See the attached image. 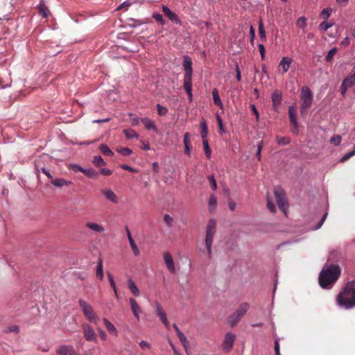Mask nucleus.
Masks as SVG:
<instances>
[{
	"label": "nucleus",
	"mask_w": 355,
	"mask_h": 355,
	"mask_svg": "<svg viewBox=\"0 0 355 355\" xmlns=\"http://www.w3.org/2000/svg\"><path fill=\"white\" fill-rule=\"evenodd\" d=\"M341 270L338 265L331 264L324 267L319 275V284L322 288H328L336 282L340 275Z\"/></svg>",
	"instance_id": "nucleus-1"
},
{
	"label": "nucleus",
	"mask_w": 355,
	"mask_h": 355,
	"mask_svg": "<svg viewBox=\"0 0 355 355\" xmlns=\"http://www.w3.org/2000/svg\"><path fill=\"white\" fill-rule=\"evenodd\" d=\"M339 305L349 309L355 306V281L346 284L344 289L337 296Z\"/></svg>",
	"instance_id": "nucleus-2"
},
{
	"label": "nucleus",
	"mask_w": 355,
	"mask_h": 355,
	"mask_svg": "<svg viewBox=\"0 0 355 355\" xmlns=\"http://www.w3.org/2000/svg\"><path fill=\"white\" fill-rule=\"evenodd\" d=\"M216 230V222L214 219L209 220L206 228L205 245L207 250L208 257H211V245Z\"/></svg>",
	"instance_id": "nucleus-3"
},
{
	"label": "nucleus",
	"mask_w": 355,
	"mask_h": 355,
	"mask_svg": "<svg viewBox=\"0 0 355 355\" xmlns=\"http://www.w3.org/2000/svg\"><path fill=\"white\" fill-rule=\"evenodd\" d=\"M250 304L243 302L237 308V309L229 317V323L231 327L235 326L242 317L247 313Z\"/></svg>",
	"instance_id": "nucleus-4"
},
{
	"label": "nucleus",
	"mask_w": 355,
	"mask_h": 355,
	"mask_svg": "<svg viewBox=\"0 0 355 355\" xmlns=\"http://www.w3.org/2000/svg\"><path fill=\"white\" fill-rule=\"evenodd\" d=\"M78 304L82 309V311L85 316L90 321L94 323H97L98 318L95 313L92 305L83 300L80 299L78 300Z\"/></svg>",
	"instance_id": "nucleus-5"
},
{
	"label": "nucleus",
	"mask_w": 355,
	"mask_h": 355,
	"mask_svg": "<svg viewBox=\"0 0 355 355\" xmlns=\"http://www.w3.org/2000/svg\"><path fill=\"white\" fill-rule=\"evenodd\" d=\"M301 99V113L303 114L310 107L313 101L312 92L308 87H303L302 88Z\"/></svg>",
	"instance_id": "nucleus-6"
},
{
	"label": "nucleus",
	"mask_w": 355,
	"mask_h": 355,
	"mask_svg": "<svg viewBox=\"0 0 355 355\" xmlns=\"http://www.w3.org/2000/svg\"><path fill=\"white\" fill-rule=\"evenodd\" d=\"M275 197L279 208L286 214L287 200L286 199V193L280 187H275L274 189Z\"/></svg>",
	"instance_id": "nucleus-7"
},
{
	"label": "nucleus",
	"mask_w": 355,
	"mask_h": 355,
	"mask_svg": "<svg viewBox=\"0 0 355 355\" xmlns=\"http://www.w3.org/2000/svg\"><path fill=\"white\" fill-rule=\"evenodd\" d=\"M355 85V67H353L349 75L343 80L341 86L340 92L343 96H344L347 90Z\"/></svg>",
	"instance_id": "nucleus-8"
},
{
	"label": "nucleus",
	"mask_w": 355,
	"mask_h": 355,
	"mask_svg": "<svg viewBox=\"0 0 355 355\" xmlns=\"http://www.w3.org/2000/svg\"><path fill=\"white\" fill-rule=\"evenodd\" d=\"M83 334L86 340L96 342L97 335L93 328L88 324H83L82 326Z\"/></svg>",
	"instance_id": "nucleus-9"
},
{
	"label": "nucleus",
	"mask_w": 355,
	"mask_h": 355,
	"mask_svg": "<svg viewBox=\"0 0 355 355\" xmlns=\"http://www.w3.org/2000/svg\"><path fill=\"white\" fill-rule=\"evenodd\" d=\"M236 336L232 333H227L223 342V348L226 352H230L233 347Z\"/></svg>",
	"instance_id": "nucleus-10"
},
{
	"label": "nucleus",
	"mask_w": 355,
	"mask_h": 355,
	"mask_svg": "<svg viewBox=\"0 0 355 355\" xmlns=\"http://www.w3.org/2000/svg\"><path fill=\"white\" fill-rule=\"evenodd\" d=\"M58 355H79L71 345H61L56 350Z\"/></svg>",
	"instance_id": "nucleus-11"
},
{
	"label": "nucleus",
	"mask_w": 355,
	"mask_h": 355,
	"mask_svg": "<svg viewBox=\"0 0 355 355\" xmlns=\"http://www.w3.org/2000/svg\"><path fill=\"white\" fill-rule=\"evenodd\" d=\"M162 11L166 17H167L171 21L176 24H181V21L178 16L173 12H172L167 6H162Z\"/></svg>",
	"instance_id": "nucleus-12"
},
{
	"label": "nucleus",
	"mask_w": 355,
	"mask_h": 355,
	"mask_svg": "<svg viewBox=\"0 0 355 355\" xmlns=\"http://www.w3.org/2000/svg\"><path fill=\"white\" fill-rule=\"evenodd\" d=\"M164 262L166 265L168 270L170 272H171L172 273H175V269L173 259L171 254L168 252H166L164 253Z\"/></svg>",
	"instance_id": "nucleus-13"
},
{
	"label": "nucleus",
	"mask_w": 355,
	"mask_h": 355,
	"mask_svg": "<svg viewBox=\"0 0 355 355\" xmlns=\"http://www.w3.org/2000/svg\"><path fill=\"white\" fill-rule=\"evenodd\" d=\"M101 193L107 200H110V202L114 204L118 203L119 198L110 189L102 190Z\"/></svg>",
	"instance_id": "nucleus-14"
},
{
	"label": "nucleus",
	"mask_w": 355,
	"mask_h": 355,
	"mask_svg": "<svg viewBox=\"0 0 355 355\" xmlns=\"http://www.w3.org/2000/svg\"><path fill=\"white\" fill-rule=\"evenodd\" d=\"M130 304L131 306V310L133 313L134 316L137 319V321L140 320L139 314L141 312V308L137 304V301L134 298L130 299Z\"/></svg>",
	"instance_id": "nucleus-15"
},
{
	"label": "nucleus",
	"mask_w": 355,
	"mask_h": 355,
	"mask_svg": "<svg viewBox=\"0 0 355 355\" xmlns=\"http://www.w3.org/2000/svg\"><path fill=\"white\" fill-rule=\"evenodd\" d=\"M295 112H296V111H295V109L294 107H293V106L289 107V108H288L289 119H290L291 124L294 127V129L292 131L295 133H297V132H298L297 123V119L295 117Z\"/></svg>",
	"instance_id": "nucleus-16"
},
{
	"label": "nucleus",
	"mask_w": 355,
	"mask_h": 355,
	"mask_svg": "<svg viewBox=\"0 0 355 355\" xmlns=\"http://www.w3.org/2000/svg\"><path fill=\"white\" fill-rule=\"evenodd\" d=\"M272 101L274 109H277V107L280 105L282 99V92L279 90H275L272 94Z\"/></svg>",
	"instance_id": "nucleus-17"
},
{
	"label": "nucleus",
	"mask_w": 355,
	"mask_h": 355,
	"mask_svg": "<svg viewBox=\"0 0 355 355\" xmlns=\"http://www.w3.org/2000/svg\"><path fill=\"white\" fill-rule=\"evenodd\" d=\"M292 62V59L288 57H283L279 62V68L282 69V73H285L288 71L291 64Z\"/></svg>",
	"instance_id": "nucleus-18"
},
{
	"label": "nucleus",
	"mask_w": 355,
	"mask_h": 355,
	"mask_svg": "<svg viewBox=\"0 0 355 355\" xmlns=\"http://www.w3.org/2000/svg\"><path fill=\"white\" fill-rule=\"evenodd\" d=\"M51 183L56 187H69L73 184L72 182L66 180L64 178L52 179Z\"/></svg>",
	"instance_id": "nucleus-19"
},
{
	"label": "nucleus",
	"mask_w": 355,
	"mask_h": 355,
	"mask_svg": "<svg viewBox=\"0 0 355 355\" xmlns=\"http://www.w3.org/2000/svg\"><path fill=\"white\" fill-rule=\"evenodd\" d=\"M125 230H126L127 236H128L130 245L131 248H132V251L134 252V254L135 256H139V254H140L139 250L138 247L137 246L136 243H135V241H134V240H133V239L132 237L130 231L129 230V229L128 227L125 228Z\"/></svg>",
	"instance_id": "nucleus-20"
},
{
	"label": "nucleus",
	"mask_w": 355,
	"mask_h": 355,
	"mask_svg": "<svg viewBox=\"0 0 355 355\" xmlns=\"http://www.w3.org/2000/svg\"><path fill=\"white\" fill-rule=\"evenodd\" d=\"M86 227L92 231L98 233H103L105 231V228L102 225L92 222H87L86 223Z\"/></svg>",
	"instance_id": "nucleus-21"
},
{
	"label": "nucleus",
	"mask_w": 355,
	"mask_h": 355,
	"mask_svg": "<svg viewBox=\"0 0 355 355\" xmlns=\"http://www.w3.org/2000/svg\"><path fill=\"white\" fill-rule=\"evenodd\" d=\"M141 122L143 123L146 129L157 130V127L155 123L151 119L146 117L142 118Z\"/></svg>",
	"instance_id": "nucleus-22"
},
{
	"label": "nucleus",
	"mask_w": 355,
	"mask_h": 355,
	"mask_svg": "<svg viewBox=\"0 0 355 355\" xmlns=\"http://www.w3.org/2000/svg\"><path fill=\"white\" fill-rule=\"evenodd\" d=\"M96 277L102 281L103 279V260L101 258L98 259L96 266Z\"/></svg>",
	"instance_id": "nucleus-23"
},
{
	"label": "nucleus",
	"mask_w": 355,
	"mask_h": 355,
	"mask_svg": "<svg viewBox=\"0 0 355 355\" xmlns=\"http://www.w3.org/2000/svg\"><path fill=\"white\" fill-rule=\"evenodd\" d=\"M103 321L107 329V331L115 336L117 335V330L115 327L105 318L103 319Z\"/></svg>",
	"instance_id": "nucleus-24"
},
{
	"label": "nucleus",
	"mask_w": 355,
	"mask_h": 355,
	"mask_svg": "<svg viewBox=\"0 0 355 355\" xmlns=\"http://www.w3.org/2000/svg\"><path fill=\"white\" fill-rule=\"evenodd\" d=\"M184 153L189 155H190V134L189 132H186L184 136Z\"/></svg>",
	"instance_id": "nucleus-25"
},
{
	"label": "nucleus",
	"mask_w": 355,
	"mask_h": 355,
	"mask_svg": "<svg viewBox=\"0 0 355 355\" xmlns=\"http://www.w3.org/2000/svg\"><path fill=\"white\" fill-rule=\"evenodd\" d=\"M128 285L130 291L135 296H139V291L138 288L137 287L136 284L134 283V282L129 279L128 281Z\"/></svg>",
	"instance_id": "nucleus-26"
},
{
	"label": "nucleus",
	"mask_w": 355,
	"mask_h": 355,
	"mask_svg": "<svg viewBox=\"0 0 355 355\" xmlns=\"http://www.w3.org/2000/svg\"><path fill=\"white\" fill-rule=\"evenodd\" d=\"M192 62L191 59L188 56L184 57L183 67L186 73H192Z\"/></svg>",
	"instance_id": "nucleus-27"
},
{
	"label": "nucleus",
	"mask_w": 355,
	"mask_h": 355,
	"mask_svg": "<svg viewBox=\"0 0 355 355\" xmlns=\"http://www.w3.org/2000/svg\"><path fill=\"white\" fill-rule=\"evenodd\" d=\"M217 200L214 195H211L208 202L209 210L210 212H214L216 208Z\"/></svg>",
	"instance_id": "nucleus-28"
},
{
	"label": "nucleus",
	"mask_w": 355,
	"mask_h": 355,
	"mask_svg": "<svg viewBox=\"0 0 355 355\" xmlns=\"http://www.w3.org/2000/svg\"><path fill=\"white\" fill-rule=\"evenodd\" d=\"M213 101L214 103L219 106L220 107H223V103L220 99L218 92L216 89H214L212 91Z\"/></svg>",
	"instance_id": "nucleus-29"
},
{
	"label": "nucleus",
	"mask_w": 355,
	"mask_h": 355,
	"mask_svg": "<svg viewBox=\"0 0 355 355\" xmlns=\"http://www.w3.org/2000/svg\"><path fill=\"white\" fill-rule=\"evenodd\" d=\"M83 173L91 178L96 179L98 178V173L93 168L84 169Z\"/></svg>",
	"instance_id": "nucleus-30"
},
{
	"label": "nucleus",
	"mask_w": 355,
	"mask_h": 355,
	"mask_svg": "<svg viewBox=\"0 0 355 355\" xmlns=\"http://www.w3.org/2000/svg\"><path fill=\"white\" fill-rule=\"evenodd\" d=\"M259 31L261 40L262 41H266V31L264 29L263 21L261 19H260L259 21Z\"/></svg>",
	"instance_id": "nucleus-31"
},
{
	"label": "nucleus",
	"mask_w": 355,
	"mask_h": 355,
	"mask_svg": "<svg viewBox=\"0 0 355 355\" xmlns=\"http://www.w3.org/2000/svg\"><path fill=\"white\" fill-rule=\"evenodd\" d=\"M123 133L128 139L138 138V134L132 129H125Z\"/></svg>",
	"instance_id": "nucleus-32"
},
{
	"label": "nucleus",
	"mask_w": 355,
	"mask_h": 355,
	"mask_svg": "<svg viewBox=\"0 0 355 355\" xmlns=\"http://www.w3.org/2000/svg\"><path fill=\"white\" fill-rule=\"evenodd\" d=\"M116 150L123 156H128L132 153V150L130 148L125 147H118Z\"/></svg>",
	"instance_id": "nucleus-33"
},
{
	"label": "nucleus",
	"mask_w": 355,
	"mask_h": 355,
	"mask_svg": "<svg viewBox=\"0 0 355 355\" xmlns=\"http://www.w3.org/2000/svg\"><path fill=\"white\" fill-rule=\"evenodd\" d=\"M180 341L182 344L183 347H184L185 351L187 352L189 349V341L187 338V337L184 335L183 333L179 334L178 336Z\"/></svg>",
	"instance_id": "nucleus-34"
},
{
	"label": "nucleus",
	"mask_w": 355,
	"mask_h": 355,
	"mask_svg": "<svg viewBox=\"0 0 355 355\" xmlns=\"http://www.w3.org/2000/svg\"><path fill=\"white\" fill-rule=\"evenodd\" d=\"M99 149L101 151V153L105 155L112 156L114 154L113 152L108 147V146L106 144H101L99 146Z\"/></svg>",
	"instance_id": "nucleus-35"
},
{
	"label": "nucleus",
	"mask_w": 355,
	"mask_h": 355,
	"mask_svg": "<svg viewBox=\"0 0 355 355\" xmlns=\"http://www.w3.org/2000/svg\"><path fill=\"white\" fill-rule=\"evenodd\" d=\"M92 163L98 167L104 166L105 164V162H104V160L100 155L94 156L92 160Z\"/></svg>",
	"instance_id": "nucleus-36"
},
{
	"label": "nucleus",
	"mask_w": 355,
	"mask_h": 355,
	"mask_svg": "<svg viewBox=\"0 0 355 355\" xmlns=\"http://www.w3.org/2000/svg\"><path fill=\"white\" fill-rule=\"evenodd\" d=\"M39 12L44 17H47L49 15V11L43 3L39 6Z\"/></svg>",
	"instance_id": "nucleus-37"
},
{
	"label": "nucleus",
	"mask_w": 355,
	"mask_h": 355,
	"mask_svg": "<svg viewBox=\"0 0 355 355\" xmlns=\"http://www.w3.org/2000/svg\"><path fill=\"white\" fill-rule=\"evenodd\" d=\"M19 330V329L17 325H12V326H9V327L5 328V329L3 330V332L6 334H8V333H11V332L18 334Z\"/></svg>",
	"instance_id": "nucleus-38"
},
{
	"label": "nucleus",
	"mask_w": 355,
	"mask_h": 355,
	"mask_svg": "<svg viewBox=\"0 0 355 355\" xmlns=\"http://www.w3.org/2000/svg\"><path fill=\"white\" fill-rule=\"evenodd\" d=\"M202 144L205 151L206 157L209 159L211 156V149L209 148L208 141L207 139H204V141H202Z\"/></svg>",
	"instance_id": "nucleus-39"
},
{
	"label": "nucleus",
	"mask_w": 355,
	"mask_h": 355,
	"mask_svg": "<svg viewBox=\"0 0 355 355\" xmlns=\"http://www.w3.org/2000/svg\"><path fill=\"white\" fill-rule=\"evenodd\" d=\"M296 24L298 27L304 28L306 26V19L304 17H300L297 19Z\"/></svg>",
	"instance_id": "nucleus-40"
},
{
	"label": "nucleus",
	"mask_w": 355,
	"mask_h": 355,
	"mask_svg": "<svg viewBox=\"0 0 355 355\" xmlns=\"http://www.w3.org/2000/svg\"><path fill=\"white\" fill-rule=\"evenodd\" d=\"M333 25H334L333 23H328V22L323 21L319 25V29L322 31H327L328 28L333 26Z\"/></svg>",
	"instance_id": "nucleus-41"
},
{
	"label": "nucleus",
	"mask_w": 355,
	"mask_h": 355,
	"mask_svg": "<svg viewBox=\"0 0 355 355\" xmlns=\"http://www.w3.org/2000/svg\"><path fill=\"white\" fill-rule=\"evenodd\" d=\"M184 87L189 97L190 101H191V99H192L191 83H184Z\"/></svg>",
	"instance_id": "nucleus-42"
},
{
	"label": "nucleus",
	"mask_w": 355,
	"mask_h": 355,
	"mask_svg": "<svg viewBox=\"0 0 355 355\" xmlns=\"http://www.w3.org/2000/svg\"><path fill=\"white\" fill-rule=\"evenodd\" d=\"M341 139L340 135H335L330 139V143L335 146H338L340 144Z\"/></svg>",
	"instance_id": "nucleus-43"
},
{
	"label": "nucleus",
	"mask_w": 355,
	"mask_h": 355,
	"mask_svg": "<svg viewBox=\"0 0 355 355\" xmlns=\"http://www.w3.org/2000/svg\"><path fill=\"white\" fill-rule=\"evenodd\" d=\"M337 52V49L336 48H333L331 49L327 53V55L326 57V61L327 62H330L333 57L335 55V54Z\"/></svg>",
	"instance_id": "nucleus-44"
},
{
	"label": "nucleus",
	"mask_w": 355,
	"mask_h": 355,
	"mask_svg": "<svg viewBox=\"0 0 355 355\" xmlns=\"http://www.w3.org/2000/svg\"><path fill=\"white\" fill-rule=\"evenodd\" d=\"M331 8H324L322 12H321V17L324 19H327L330 15H331Z\"/></svg>",
	"instance_id": "nucleus-45"
},
{
	"label": "nucleus",
	"mask_w": 355,
	"mask_h": 355,
	"mask_svg": "<svg viewBox=\"0 0 355 355\" xmlns=\"http://www.w3.org/2000/svg\"><path fill=\"white\" fill-rule=\"evenodd\" d=\"M164 220L166 223V225H168V227H171L173 226V218L168 214H165L164 216Z\"/></svg>",
	"instance_id": "nucleus-46"
},
{
	"label": "nucleus",
	"mask_w": 355,
	"mask_h": 355,
	"mask_svg": "<svg viewBox=\"0 0 355 355\" xmlns=\"http://www.w3.org/2000/svg\"><path fill=\"white\" fill-rule=\"evenodd\" d=\"M157 112L160 116L165 115L168 112L167 108L162 106L160 104L157 105Z\"/></svg>",
	"instance_id": "nucleus-47"
},
{
	"label": "nucleus",
	"mask_w": 355,
	"mask_h": 355,
	"mask_svg": "<svg viewBox=\"0 0 355 355\" xmlns=\"http://www.w3.org/2000/svg\"><path fill=\"white\" fill-rule=\"evenodd\" d=\"M228 207L231 211H234L236 208V202L232 199V198H229L227 200Z\"/></svg>",
	"instance_id": "nucleus-48"
},
{
	"label": "nucleus",
	"mask_w": 355,
	"mask_h": 355,
	"mask_svg": "<svg viewBox=\"0 0 355 355\" xmlns=\"http://www.w3.org/2000/svg\"><path fill=\"white\" fill-rule=\"evenodd\" d=\"M262 148H263V141H260L259 143V144L257 145V150L256 153V157H257L259 161L261 160Z\"/></svg>",
	"instance_id": "nucleus-49"
},
{
	"label": "nucleus",
	"mask_w": 355,
	"mask_h": 355,
	"mask_svg": "<svg viewBox=\"0 0 355 355\" xmlns=\"http://www.w3.org/2000/svg\"><path fill=\"white\" fill-rule=\"evenodd\" d=\"M153 17L158 22H159L161 24H164L165 21L163 19V17L161 14L159 13H155L153 15Z\"/></svg>",
	"instance_id": "nucleus-50"
},
{
	"label": "nucleus",
	"mask_w": 355,
	"mask_h": 355,
	"mask_svg": "<svg viewBox=\"0 0 355 355\" xmlns=\"http://www.w3.org/2000/svg\"><path fill=\"white\" fill-rule=\"evenodd\" d=\"M354 155H355V149L354 150L347 153L346 155H345L340 159V162H344L347 161L349 158H350L351 157H352Z\"/></svg>",
	"instance_id": "nucleus-51"
},
{
	"label": "nucleus",
	"mask_w": 355,
	"mask_h": 355,
	"mask_svg": "<svg viewBox=\"0 0 355 355\" xmlns=\"http://www.w3.org/2000/svg\"><path fill=\"white\" fill-rule=\"evenodd\" d=\"M208 179H209V182L211 184L212 189L214 191H216L217 189V184H216V180H215L214 177L211 175V176H209L208 178Z\"/></svg>",
	"instance_id": "nucleus-52"
},
{
	"label": "nucleus",
	"mask_w": 355,
	"mask_h": 355,
	"mask_svg": "<svg viewBox=\"0 0 355 355\" xmlns=\"http://www.w3.org/2000/svg\"><path fill=\"white\" fill-rule=\"evenodd\" d=\"M289 142H290V139L288 137H282V138L277 139V143H278V144H280V145H286V144H289Z\"/></svg>",
	"instance_id": "nucleus-53"
},
{
	"label": "nucleus",
	"mask_w": 355,
	"mask_h": 355,
	"mask_svg": "<svg viewBox=\"0 0 355 355\" xmlns=\"http://www.w3.org/2000/svg\"><path fill=\"white\" fill-rule=\"evenodd\" d=\"M267 207L272 213H275L276 211L275 205L269 199H268L267 201Z\"/></svg>",
	"instance_id": "nucleus-54"
},
{
	"label": "nucleus",
	"mask_w": 355,
	"mask_h": 355,
	"mask_svg": "<svg viewBox=\"0 0 355 355\" xmlns=\"http://www.w3.org/2000/svg\"><path fill=\"white\" fill-rule=\"evenodd\" d=\"M162 322L164 324V325L168 327L169 325V323L167 320V317L165 313H162L159 315Z\"/></svg>",
	"instance_id": "nucleus-55"
},
{
	"label": "nucleus",
	"mask_w": 355,
	"mask_h": 355,
	"mask_svg": "<svg viewBox=\"0 0 355 355\" xmlns=\"http://www.w3.org/2000/svg\"><path fill=\"white\" fill-rule=\"evenodd\" d=\"M192 81V73H185L184 83H191Z\"/></svg>",
	"instance_id": "nucleus-56"
},
{
	"label": "nucleus",
	"mask_w": 355,
	"mask_h": 355,
	"mask_svg": "<svg viewBox=\"0 0 355 355\" xmlns=\"http://www.w3.org/2000/svg\"><path fill=\"white\" fill-rule=\"evenodd\" d=\"M139 346L142 348V349H150V347H151V345L146 341V340H141L140 343H139Z\"/></svg>",
	"instance_id": "nucleus-57"
},
{
	"label": "nucleus",
	"mask_w": 355,
	"mask_h": 355,
	"mask_svg": "<svg viewBox=\"0 0 355 355\" xmlns=\"http://www.w3.org/2000/svg\"><path fill=\"white\" fill-rule=\"evenodd\" d=\"M216 119H217V122H218V126L220 128V131L221 133H223L225 132V130H224V128L223 125L222 119L218 115L216 116Z\"/></svg>",
	"instance_id": "nucleus-58"
},
{
	"label": "nucleus",
	"mask_w": 355,
	"mask_h": 355,
	"mask_svg": "<svg viewBox=\"0 0 355 355\" xmlns=\"http://www.w3.org/2000/svg\"><path fill=\"white\" fill-rule=\"evenodd\" d=\"M275 355H281L278 339H276L275 341Z\"/></svg>",
	"instance_id": "nucleus-59"
},
{
	"label": "nucleus",
	"mask_w": 355,
	"mask_h": 355,
	"mask_svg": "<svg viewBox=\"0 0 355 355\" xmlns=\"http://www.w3.org/2000/svg\"><path fill=\"white\" fill-rule=\"evenodd\" d=\"M259 50L261 56V59L263 60L265 58V48L264 46L262 44H259Z\"/></svg>",
	"instance_id": "nucleus-60"
},
{
	"label": "nucleus",
	"mask_w": 355,
	"mask_h": 355,
	"mask_svg": "<svg viewBox=\"0 0 355 355\" xmlns=\"http://www.w3.org/2000/svg\"><path fill=\"white\" fill-rule=\"evenodd\" d=\"M107 277L110 284V286L113 289H115L116 285L114 281V278L110 272H107Z\"/></svg>",
	"instance_id": "nucleus-61"
},
{
	"label": "nucleus",
	"mask_w": 355,
	"mask_h": 355,
	"mask_svg": "<svg viewBox=\"0 0 355 355\" xmlns=\"http://www.w3.org/2000/svg\"><path fill=\"white\" fill-rule=\"evenodd\" d=\"M250 42L252 44L254 42V40L255 37V31L252 26L250 28Z\"/></svg>",
	"instance_id": "nucleus-62"
},
{
	"label": "nucleus",
	"mask_w": 355,
	"mask_h": 355,
	"mask_svg": "<svg viewBox=\"0 0 355 355\" xmlns=\"http://www.w3.org/2000/svg\"><path fill=\"white\" fill-rule=\"evenodd\" d=\"M155 307H156V312H157V314L158 315V316L159 315H161L162 313H164V311L162 310V308L159 303L156 302Z\"/></svg>",
	"instance_id": "nucleus-63"
},
{
	"label": "nucleus",
	"mask_w": 355,
	"mask_h": 355,
	"mask_svg": "<svg viewBox=\"0 0 355 355\" xmlns=\"http://www.w3.org/2000/svg\"><path fill=\"white\" fill-rule=\"evenodd\" d=\"M100 172L104 175H110L112 173V171L108 168H102Z\"/></svg>",
	"instance_id": "nucleus-64"
}]
</instances>
